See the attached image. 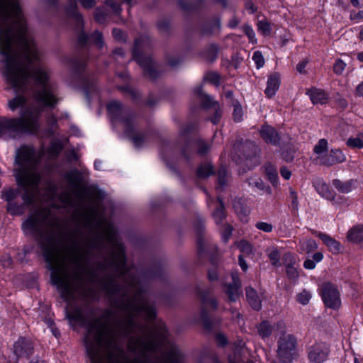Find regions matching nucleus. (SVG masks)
Masks as SVG:
<instances>
[{
	"label": "nucleus",
	"instance_id": "obj_1",
	"mask_svg": "<svg viewBox=\"0 0 363 363\" xmlns=\"http://www.w3.org/2000/svg\"><path fill=\"white\" fill-rule=\"evenodd\" d=\"M0 55L3 74L16 93L28 89L33 82V94H58L50 69L32 64L38 52L29 35L18 0H0Z\"/></svg>",
	"mask_w": 363,
	"mask_h": 363
},
{
	"label": "nucleus",
	"instance_id": "obj_2",
	"mask_svg": "<svg viewBox=\"0 0 363 363\" xmlns=\"http://www.w3.org/2000/svg\"><path fill=\"white\" fill-rule=\"evenodd\" d=\"M8 106L12 111L21 108V117L0 116V139L4 141L16 140L23 135H35L40 128V111L33 112L27 106L24 96L17 95L8 101Z\"/></svg>",
	"mask_w": 363,
	"mask_h": 363
},
{
	"label": "nucleus",
	"instance_id": "obj_3",
	"mask_svg": "<svg viewBox=\"0 0 363 363\" xmlns=\"http://www.w3.org/2000/svg\"><path fill=\"white\" fill-rule=\"evenodd\" d=\"M40 154L29 145H22L16 151L15 162L18 167L14 170V177L18 185L25 189L23 199L27 205L34 201L40 180Z\"/></svg>",
	"mask_w": 363,
	"mask_h": 363
},
{
	"label": "nucleus",
	"instance_id": "obj_4",
	"mask_svg": "<svg viewBox=\"0 0 363 363\" xmlns=\"http://www.w3.org/2000/svg\"><path fill=\"white\" fill-rule=\"evenodd\" d=\"M165 338V328L162 324H160L157 330L152 331L143 337H131L129 340L128 347L130 351L137 353L141 357H145L147 352L157 350Z\"/></svg>",
	"mask_w": 363,
	"mask_h": 363
},
{
	"label": "nucleus",
	"instance_id": "obj_5",
	"mask_svg": "<svg viewBox=\"0 0 363 363\" xmlns=\"http://www.w3.org/2000/svg\"><path fill=\"white\" fill-rule=\"evenodd\" d=\"M277 354L283 363H291L298 355L297 340L296 337L284 331L277 338Z\"/></svg>",
	"mask_w": 363,
	"mask_h": 363
},
{
	"label": "nucleus",
	"instance_id": "obj_6",
	"mask_svg": "<svg viewBox=\"0 0 363 363\" xmlns=\"http://www.w3.org/2000/svg\"><path fill=\"white\" fill-rule=\"evenodd\" d=\"M321 290L325 305L335 310L339 309L341 306V298L337 289L330 283H325L322 286Z\"/></svg>",
	"mask_w": 363,
	"mask_h": 363
},
{
	"label": "nucleus",
	"instance_id": "obj_7",
	"mask_svg": "<svg viewBox=\"0 0 363 363\" xmlns=\"http://www.w3.org/2000/svg\"><path fill=\"white\" fill-rule=\"evenodd\" d=\"M142 47V40L138 39L135 42V47L133 53V59L143 68L146 74L151 78H155V69L152 60L146 56L140 55L138 51Z\"/></svg>",
	"mask_w": 363,
	"mask_h": 363
},
{
	"label": "nucleus",
	"instance_id": "obj_8",
	"mask_svg": "<svg viewBox=\"0 0 363 363\" xmlns=\"http://www.w3.org/2000/svg\"><path fill=\"white\" fill-rule=\"evenodd\" d=\"M33 344L26 338H19L13 345L15 358L9 360V363H17L19 358H26L33 353Z\"/></svg>",
	"mask_w": 363,
	"mask_h": 363
},
{
	"label": "nucleus",
	"instance_id": "obj_9",
	"mask_svg": "<svg viewBox=\"0 0 363 363\" xmlns=\"http://www.w3.org/2000/svg\"><path fill=\"white\" fill-rule=\"evenodd\" d=\"M286 325L284 322L279 321L273 325L270 324L268 321H263L257 326V331L262 338L269 337L272 334L275 335H280L281 333L285 330Z\"/></svg>",
	"mask_w": 363,
	"mask_h": 363
},
{
	"label": "nucleus",
	"instance_id": "obj_10",
	"mask_svg": "<svg viewBox=\"0 0 363 363\" xmlns=\"http://www.w3.org/2000/svg\"><path fill=\"white\" fill-rule=\"evenodd\" d=\"M329 348L325 343H317L308 350V359L311 362L321 363L327 359Z\"/></svg>",
	"mask_w": 363,
	"mask_h": 363
},
{
	"label": "nucleus",
	"instance_id": "obj_11",
	"mask_svg": "<svg viewBox=\"0 0 363 363\" xmlns=\"http://www.w3.org/2000/svg\"><path fill=\"white\" fill-rule=\"evenodd\" d=\"M194 92L200 97L206 107L212 106L215 113L214 116L211 118V121L213 123H217L221 117V111L218 104L215 102L209 96L206 95L203 92L202 87L201 86L196 87Z\"/></svg>",
	"mask_w": 363,
	"mask_h": 363
},
{
	"label": "nucleus",
	"instance_id": "obj_12",
	"mask_svg": "<svg viewBox=\"0 0 363 363\" xmlns=\"http://www.w3.org/2000/svg\"><path fill=\"white\" fill-rule=\"evenodd\" d=\"M122 125L124 128L125 134L132 140L135 147H140L145 143L147 139L146 135L135 134L134 133V125L132 120L129 118L123 119Z\"/></svg>",
	"mask_w": 363,
	"mask_h": 363
},
{
	"label": "nucleus",
	"instance_id": "obj_13",
	"mask_svg": "<svg viewBox=\"0 0 363 363\" xmlns=\"http://www.w3.org/2000/svg\"><path fill=\"white\" fill-rule=\"evenodd\" d=\"M345 160L346 156L340 149H332L324 157H320V164L325 166H333Z\"/></svg>",
	"mask_w": 363,
	"mask_h": 363
},
{
	"label": "nucleus",
	"instance_id": "obj_14",
	"mask_svg": "<svg viewBox=\"0 0 363 363\" xmlns=\"http://www.w3.org/2000/svg\"><path fill=\"white\" fill-rule=\"evenodd\" d=\"M315 234L321 239L332 254L337 255L342 252V246L339 241L326 233L316 232Z\"/></svg>",
	"mask_w": 363,
	"mask_h": 363
},
{
	"label": "nucleus",
	"instance_id": "obj_15",
	"mask_svg": "<svg viewBox=\"0 0 363 363\" xmlns=\"http://www.w3.org/2000/svg\"><path fill=\"white\" fill-rule=\"evenodd\" d=\"M306 94L309 96L313 104H324L328 102V94L321 89L312 87L308 89Z\"/></svg>",
	"mask_w": 363,
	"mask_h": 363
},
{
	"label": "nucleus",
	"instance_id": "obj_16",
	"mask_svg": "<svg viewBox=\"0 0 363 363\" xmlns=\"http://www.w3.org/2000/svg\"><path fill=\"white\" fill-rule=\"evenodd\" d=\"M280 76L277 73L270 75L267 79L264 93L269 98L275 95L280 86Z\"/></svg>",
	"mask_w": 363,
	"mask_h": 363
},
{
	"label": "nucleus",
	"instance_id": "obj_17",
	"mask_svg": "<svg viewBox=\"0 0 363 363\" xmlns=\"http://www.w3.org/2000/svg\"><path fill=\"white\" fill-rule=\"evenodd\" d=\"M259 133L262 138L267 143L276 145L279 140V138L278 136L277 131L274 128H272L270 125H263L261 128Z\"/></svg>",
	"mask_w": 363,
	"mask_h": 363
},
{
	"label": "nucleus",
	"instance_id": "obj_18",
	"mask_svg": "<svg viewBox=\"0 0 363 363\" xmlns=\"http://www.w3.org/2000/svg\"><path fill=\"white\" fill-rule=\"evenodd\" d=\"M233 282L227 286L226 294L231 301H236L240 295V282L236 274L232 275Z\"/></svg>",
	"mask_w": 363,
	"mask_h": 363
},
{
	"label": "nucleus",
	"instance_id": "obj_19",
	"mask_svg": "<svg viewBox=\"0 0 363 363\" xmlns=\"http://www.w3.org/2000/svg\"><path fill=\"white\" fill-rule=\"evenodd\" d=\"M313 186L317 192L323 198L328 200L335 199L334 194L330 190L329 186L321 179H317L313 182Z\"/></svg>",
	"mask_w": 363,
	"mask_h": 363
},
{
	"label": "nucleus",
	"instance_id": "obj_20",
	"mask_svg": "<svg viewBox=\"0 0 363 363\" xmlns=\"http://www.w3.org/2000/svg\"><path fill=\"white\" fill-rule=\"evenodd\" d=\"M347 240L354 244L363 242V225H357L350 228L347 234Z\"/></svg>",
	"mask_w": 363,
	"mask_h": 363
},
{
	"label": "nucleus",
	"instance_id": "obj_21",
	"mask_svg": "<svg viewBox=\"0 0 363 363\" xmlns=\"http://www.w3.org/2000/svg\"><path fill=\"white\" fill-rule=\"evenodd\" d=\"M245 291L247 301L251 307L256 311L261 309L262 294L259 295L257 291L251 287H247Z\"/></svg>",
	"mask_w": 363,
	"mask_h": 363
},
{
	"label": "nucleus",
	"instance_id": "obj_22",
	"mask_svg": "<svg viewBox=\"0 0 363 363\" xmlns=\"http://www.w3.org/2000/svg\"><path fill=\"white\" fill-rule=\"evenodd\" d=\"M356 181L350 179L348 181H341L340 179H335L333 182L334 187L341 193L348 194L352 190L356 189Z\"/></svg>",
	"mask_w": 363,
	"mask_h": 363
},
{
	"label": "nucleus",
	"instance_id": "obj_23",
	"mask_svg": "<svg viewBox=\"0 0 363 363\" xmlns=\"http://www.w3.org/2000/svg\"><path fill=\"white\" fill-rule=\"evenodd\" d=\"M328 149V143L326 139H320L313 147V152L317 155L316 160L320 163V157H324L323 155Z\"/></svg>",
	"mask_w": 363,
	"mask_h": 363
},
{
	"label": "nucleus",
	"instance_id": "obj_24",
	"mask_svg": "<svg viewBox=\"0 0 363 363\" xmlns=\"http://www.w3.org/2000/svg\"><path fill=\"white\" fill-rule=\"evenodd\" d=\"M318 245L313 239L302 240L300 242V248L298 251L300 253H310L311 251L316 250Z\"/></svg>",
	"mask_w": 363,
	"mask_h": 363
},
{
	"label": "nucleus",
	"instance_id": "obj_25",
	"mask_svg": "<svg viewBox=\"0 0 363 363\" xmlns=\"http://www.w3.org/2000/svg\"><path fill=\"white\" fill-rule=\"evenodd\" d=\"M346 144L352 148H363V133H359L354 137H350L347 139Z\"/></svg>",
	"mask_w": 363,
	"mask_h": 363
},
{
	"label": "nucleus",
	"instance_id": "obj_26",
	"mask_svg": "<svg viewBox=\"0 0 363 363\" xmlns=\"http://www.w3.org/2000/svg\"><path fill=\"white\" fill-rule=\"evenodd\" d=\"M268 257L274 267H279L281 266L280 253L277 247H272L268 249Z\"/></svg>",
	"mask_w": 363,
	"mask_h": 363
},
{
	"label": "nucleus",
	"instance_id": "obj_27",
	"mask_svg": "<svg viewBox=\"0 0 363 363\" xmlns=\"http://www.w3.org/2000/svg\"><path fill=\"white\" fill-rule=\"evenodd\" d=\"M265 172L271 183L273 185H277L278 183V174L276 168L272 164H268L265 167Z\"/></svg>",
	"mask_w": 363,
	"mask_h": 363
},
{
	"label": "nucleus",
	"instance_id": "obj_28",
	"mask_svg": "<svg viewBox=\"0 0 363 363\" xmlns=\"http://www.w3.org/2000/svg\"><path fill=\"white\" fill-rule=\"evenodd\" d=\"M20 191L18 189H9L2 193V199L7 201L8 204L13 202V200L18 196Z\"/></svg>",
	"mask_w": 363,
	"mask_h": 363
},
{
	"label": "nucleus",
	"instance_id": "obj_29",
	"mask_svg": "<svg viewBox=\"0 0 363 363\" xmlns=\"http://www.w3.org/2000/svg\"><path fill=\"white\" fill-rule=\"evenodd\" d=\"M213 173V169L210 164H204L201 165L198 170V176L201 178H206Z\"/></svg>",
	"mask_w": 363,
	"mask_h": 363
},
{
	"label": "nucleus",
	"instance_id": "obj_30",
	"mask_svg": "<svg viewBox=\"0 0 363 363\" xmlns=\"http://www.w3.org/2000/svg\"><path fill=\"white\" fill-rule=\"evenodd\" d=\"M67 317L70 320V322L84 325V318L81 311L79 310L75 311L73 313L67 312Z\"/></svg>",
	"mask_w": 363,
	"mask_h": 363
},
{
	"label": "nucleus",
	"instance_id": "obj_31",
	"mask_svg": "<svg viewBox=\"0 0 363 363\" xmlns=\"http://www.w3.org/2000/svg\"><path fill=\"white\" fill-rule=\"evenodd\" d=\"M63 145L60 141L52 142L49 147L48 153L50 157H56L62 150Z\"/></svg>",
	"mask_w": 363,
	"mask_h": 363
},
{
	"label": "nucleus",
	"instance_id": "obj_32",
	"mask_svg": "<svg viewBox=\"0 0 363 363\" xmlns=\"http://www.w3.org/2000/svg\"><path fill=\"white\" fill-rule=\"evenodd\" d=\"M219 201V206L217 208V209L213 213V217L217 224L220 223L222 220L225 217L224 213V209H223V205L222 201H220V199L218 197Z\"/></svg>",
	"mask_w": 363,
	"mask_h": 363
},
{
	"label": "nucleus",
	"instance_id": "obj_33",
	"mask_svg": "<svg viewBox=\"0 0 363 363\" xmlns=\"http://www.w3.org/2000/svg\"><path fill=\"white\" fill-rule=\"evenodd\" d=\"M245 353L244 349H239L236 350L233 355L229 357L230 363H244V360L242 358V354Z\"/></svg>",
	"mask_w": 363,
	"mask_h": 363
},
{
	"label": "nucleus",
	"instance_id": "obj_34",
	"mask_svg": "<svg viewBox=\"0 0 363 363\" xmlns=\"http://www.w3.org/2000/svg\"><path fill=\"white\" fill-rule=\"evenodd\" d=\"M7 210L12 215H21L24 211L23 206L17 205L14 202L8 204Z\"/></svg>",
	"mask_w": 363,
	"mask_h": 363
},
{
	"label": "nucleus",
	"instance_id": "obj_35",
	"mask_svg": "<svg viewBox=\"0 0 363 363\" xmlns=\"http://www.w3.org/2000/svg\"><path fill=\"white\" fill-rule=\"evenodd\" d=\"M311 298V294L306 290L302 291L296 296L297 301L303 305L308 304Z\"/></svg>",
	"mask_w": 363,
	"mask_h": 363
},
{
	"label": "nucleus",
	"instance_id": "obj_36",
	"mask_svg": "<svg viewBox=\"0 0 363 363\" xmlns=\"http://www.w3.org/2000/svg\"><path fill=\"white\" fill-rule=\"evenodd\" d=\"M252 60L258 69L262 67L264 65V60L260 51H255L254 52Z\"/></svg>",
	"mask_w": 363,
	"mask_h": 363
},
{
	"label": "nucleus",
	"instance_id": "obj_37",
	"mask_svg": "<svg viewBox=\"0 0 363 363\" xmlns=\"http://www.w3.org/2000/svg\"><path fill=\"white\" fill-rule=\"evenodd\" d=\"M258 30L263 35H268L270 33L271 27L270 24L266 21H259L257 23Z\"/></svg>",
	"mask_w": 363,
	"mask_h": 363
},
{
	"label": "nucleus",
	"instance_id": "obj_38",
	"mask_svg": "<svg viewBox=\"0 0 363 363\" xmlns=\"http://www.w3.org/2000/svg\"><path fill=\"white\" fill-rule=\"evenodd\" d=\"M286 274L291 280H296L298 277V272L294 264H288L286 267Z\"/></svg>",
	"mask_w": 363,
	"mask_h": 363
},
{
	"label": "nucleus",
	"instance_id": "obj_39",
	"mask_svg": "<svg viewBox=\"0 0 363 363\" xmlns=\"http://www.w3.org/2000/svg\"><path fill=\"white\" fill-rule=\"evenodd\" d=\"M243 29H244L245 33L248 37L250 42H251L252 44L257 43L255 33L253 29L252 28V27H250L249 26H245Z\"/></svg>",
	"mask_w": 363,
	"mask_h": 363
},
{
	"label": "nucleus",
	"instance_id": "obj_40",
	"mask_svg": "<svg viewBox=\"0 0 363 363\" xmlns=\"http://www.w3.org/2000/svg\"><path fill=\"white\" fill-rule=\"evenodd\" d=\"M238 247L243 254L248 255L252 252V246L245 240L240 241L238 245Z\"/></svg>",
	"mask_w": 363,
	"mask_h": 363
},
{
	"label": "nucleus",
	"instance_id": "obj_41",
	"mask_svg": "<svg viewBox=\"0 0 363 363\" xmlns=\"http://www.w3.org/2000/svg\"><path fill=\"white\" fill-rule=\"evenodd\" d=\"M255 226L257 229L265 233H270L273 230V225L267 222H257Z\"/></svg>",
	"mask_w": 363,
	"mask_h": 363
},
{
	"label": "nucleus",
	"instance_id": "obj_42",
	"mask_svg": "<svg viewBox=\"0 0 363 363\" xmlns=\"http://www.w3.org/2000/svg\"><path fill=\"white\" fill-rule=\"evenodd\" d=\"M233 118L236 122H240L242 119V108L240 105H235L233 110Z\"/></svg>",
	"mask_w": 363,
	"mask_h": 363
},
{
	"label": "nucleus",
	"instance_id": "obj_43",
	"mask_svg": "<svg viewBox=\"0 0 363 363\" xmlns=\"http://www.w3.org/2000/svg\"><path fill=\"white\" fill-rule=\"evenodd\" d=\"M218 182L220 186H223L225 184L226 179L225 178L228 176L227 170L225 167H221L218 172Z\"/></svg>",
	"mask_w": 363,
	"mask_h": 363
},
{
	"label": "nucleus",
	"instance_id": "obj_44",
	"mask_svg": "<svg viewBox=\"0 0 363 363\" xmlns=\"http://www.w3.org/2000/svg\"><path fill=\"white\" fill-rule=\"evenodd\" d=\"M345 67L346 64L342 60H337L333 66V69L337 74H341L345 70Z\"/></svg>",
	"mask_w": 363,
	"mask_h": 363
},
{
	"label": "nucleus",
	"instance_id": "obj_45",
	"mask_svg": "<svg viewBox=\"0 0 363 363\" xmlns=\"http://www.w3.org/2000/svg\"><path fill=\"white\" fill-rule=\"evenodd\" d=\"M231 233L232 228L229 225H225L222 231V239L224 242H228L229 238L230 237Z\"/></svg>",
	"mask_w": 363,
	"mask_h": 363
},
{
	"label": "nucleus",
	"instance_id": "obj_46",
	"mask_svg": "<svg viewBox=\"0 0 363 363\" xmlns=\"http://www.w3.org/2000/svg\"><path fill=\"white\" fill-rule=\"evenodd\" d=\"M121 107V103L116 101L110 102L107 106L108 111L112 113H113L115 111H119Z\"/></svg>",
	"mask_w": 363,
	"mask_h": 363
},
{
	"label": "nucleus",
	"instance_id": "obj_47",
	"mask_svg": "<svg viewBox=\"0 0 363 363\" xmlns=\"http://www.w3.org/2000/svg\"><path fill=\"white\" fill-rule=\"evenodd\" d=\"M106 4L110 6L116 13L121 12L120 4L115 0H106Z\"/></svg>",
	"mask_w": 363,
	"mask_h": 363
},
{
	"label": "nucleus",
	"instance_id": "obj_48",
	"mask_svg": "<svg viewBox=\"0 0 363 363\" xmlns=\"http://www.w3.org/2000/svg\"><path fill=\"white\" fill-rule=\"evenodd\" d=\"M350 19L355 23H359L363 20V10L358 12H351Z\"/></svg>",
	"mask_w": 363,
	"mask_h": 363
},
{
	"label": "nucleus",
	"instance_id": "obj_49",
	"mask_svg": "<svg viewBox=\"0 0 363 363\" xmlns=\"http://www.w3.org/2000/svg\"><path fill=\"white\" fill-rule=\"evenodd\" d=\"M113 35L114 38L118 41H122L125 39V34L123 33V31L118 28H114L113 30Z\"/></svg>",
	"mask_w": 363,
	"mask_h": 363
},
{
	"label": "nucleus",
	"instance_id": "obj_50",
	"mask_svg": "<svg viewBox=\"0 0 363 363\" xmlns=\"http://www.w3.org/2000/svg\"><path fill=\"white\" fill-rule=\"evenodd\" d=\"M283 261L286 267H287L288 264H294V258L291 253H286L283 257Z\"/></svg>",
	"mask_w": 363,
	"mask_h": 363
},
{
	"label": "nucleus",
	"instance_id": "obj_51",
	"mask_svg": "<svg viewBox=\"0 0 363 363\" xmlns=\"http://www.w3.org/2000/svg\"><path fill=\"white\" fill-rule=\"evenodd\" d=\"M206 79L215 84H218L219 81V77L216 73H210L207 74Z\"/></svg>",
	"mask_w": 363,
	"mask_h": 363
},
{
	"label": "nucleus",
	"instance_id": "obj_52",
	"mask_svg": "<svg viewBox=\"0 0 363 363\" xmlns=\"http://www.w3.org/2000/svg\"><path fill=\"white\" fill-rule=\"evenodd\" d=\"M307 64L308 61L306 60H302L296 65V70L301 74L305 73V68Z\"/></svg>",
	"mask_w": 363,
	"mask_h": 363
},
{
	"label": "nucleus",
	"instance_id": "obj_53",
	"mask_svg": "<svg viewBox=\"0 0 363 363\" xmlns=\"http://www.w3.org/2000/svg\"><path fill=\"white\" fill-rule=\"evenodd\" d=\"M64 205H71L72 203V198L70 194H65L61 198Z\"/></svg>",
	"mask_w": 363,
	"mask_h": 363
},
{
	"label": "nucleus",
	"instance_id": "obj_54",
	"mask_svg": "<svg viewBox=\"0 0 363 363\" xmlns=\"http://www.w3.org/2000/svg\"><path fill=\"white\" fill-rule=\"evenodd\" d=\"M315 265L316 262L313 259H306L303 263V267L307 269H313Z\"/></svg>",
	"mask_w": 363,
	"mask_h": 363
},
{
	"label": "nucleus",
	"instance_id": "obj_55",
	"mask_svg": "<svg viewBox=\"0 0 363 363\" xmlns=\"http://www.w3.org/2000/svg\"><path fill=\"white\" fill-rule=\"evenodd\" d=\"M280 174L281 177L286 180L289 179L291 176V172L286 167L281 168Z\"/></svg>",
	"mask_w": 363,
	"mask_h": 363
},
{
	"label": "nucleus",
	"instance_id": "obj_56",
	"mask_svg": "<svg viewBox=\"0 0 363 363\" xmlns=\"http://www.w3.org/2000/svg\"><path fill=\"white\" fill-rule=\"evenodd\" d=\"M95 218V211L91 210L90 213L88 215L86 220V225L87 227H91L92 225V221Z\"/></svg>",
	"mask_w": 363,
	"mask_h": 363
},
{
	"label": "nucleus",
	"instance_id": "obj_57",
	"mask_svg": "<svg viewBox=\"0 0 363 363\" xmlns=\"http://www.w3.org/2000/svg\"><path fill=\"white\" fill-rule=\"evenodd\" d=\"M93 39L94 40L95 43L101 46L102 44V36L101 34L96 31L92 35Z\"/></svg>",
	"mask_w": 363,
	"mask_h": 363
},
{
	"label": "nucleus",
	"instance_id": "obj_58",
	"mask_svg": "<svg viewBox=\"0 0 363 363\" xmlns=\"http://www.w3.org/2000/svg\"><path fill=\"white\" fill-rule=\"evenodd\" d=\"M81 4L86 9L91 8L94 6V0H79Z\"/></svg>",
	"mask_w": 363,
	"mask_h": 363
},
{
	"label": "nucleus",
	"instance_id": "obj_59",
	"mask_svg": "<svg viewBox=\"0 0 363 363\" xmlns=\"http://www.w3.org/2000/svg\"><path fill=\"white\" fill-rule=\"evenodd\" d=\"M313 259L316 263L320 262L323 259V255L320 252H315L313 255Z\"/></svg>",
	"mask_w": 363,
	"mask_h": 363
},
{
	"label": "nucleus",
	"instance_id": "obj_60",
	"mask_svg": "<svg viewBox=\"0 0 363 363\" xmlns=\"http://www.w3.org/2000/svg\"><path fill=\"white\" fill-rule=\"evenodd\" d=\"M239 264L240 267L243 271H246L247 269V265L245 261L243 259L242 255L239 256Z\"/></svg>",
	"mask_w": 363,
	"mask_h": 363
},
{
	"label": "nucleus",
	"instance_id": "obj_61",
	"mask_svg": "<svg viewBox=\"0 0 363 363\" xmlns=\"http://www.w3.org/2000/svg\"><path fill=\"white\" fill-rule=\"evenodd\" d=\"M208 148H209V147L207 144L202 143L199 150V152L201 155L205 154L207 152V150H208Z\"/></svg>",
	"mask_w": 363,
	"mask_h": 363
},
{
	"label": "nucleus",
	"instance_id": "obj_62",
	"mask_svg": "<svg viewBox=\"0 0 363 363\" xmlns=\"http://www.w3.org/2000/svg\"><path fill=\"white\" fill-rule=\"evenodd\" d=\"M356 92L358 96L363 97V82L357 86Z\"/></svg>",
	"mask_w": 363,
	"mask_h": 363
},
{
	"label": "nucleus",
	"instance_id": "obj_63",
	"mask_svg": "<svg viewBox=\"0 0 363 363\" xmlns=\"http://www.w3.org/2000/svg\"><path fill=\"white\" fill-rule=\"evenodd\" d=\"M246 9L250 13H252L255 12V9L252 2L247 1L246 3Z\"/></svg>",
	"mask_w": 363,
	"mask_h": 363
},
{
	"label": "nucleus",
	"instance_id": "obj_64",
	"mask_svg": "<svg viewBox=\"0 0 363 363\" xmlns=\"http://www.w3.org/2000/svg\"><path fill=\"white\" fill-rule=\"evenodd\" d=\"M352 4L356 7H360L363 6V0H350Z\"/></svg>",
	"mask_w": 363,
	"mask_h": 363
}]
</instances>
